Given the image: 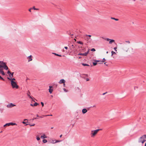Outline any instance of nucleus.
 <instances>
[{"label":"nucleus","mask_w":146,"mask_h":146,"mask_svg":"<svg viewBox=\"0 0 146 146\" xmlns=\"http://www.w3.org/2000/svg\"><path fill=\"white\" fill-rule=\"evenodd\" d=\"M102 130V129H98L94 130H92L90 133L91 136L92 137H94L100 130Z\"/></svg>","instance_id":"nucleus-1"},{"label":"nucleus","mask_w":146,"mask_h":146,"mask_svg":"<svg viewBox=\"0 0 146 146\" xmlns=\"http://www.w3.org/2000/svg\"><path fill=\"white\" fill-rule=\"evenodd\" d=\"M146 141V135H144L141 137L138 140L139 143H143Z\"/></svg>","instance_id":"nucleus-2"},{"label":"nucleus","mask_w":146,"mask_h":146,"mask_svg":"<svg viewBox=\"0 0 146 146\" xmlns=\"http://www.w3.org/2000/svg\"><path fill=\"white\" fill-rule=\"evenodd\" d=\"M11 84L13 88H15L18 89L19 88V86L15 82L12 81H11Z\"/></svg>","instance_id":"nucleus-3"},{"label":"nucleus","mask_w":146,"mask_h":146,"mask_svg":"<svg viewBox=\"0 0 146 146\" xmlns=\"http://www.w3.org/2000/svg\"><path fill=\"white\" fill-rule=\"evenodd\" d=\"M15 106H16L14 104L12 103H11L10 104H8L7 106L8 108H11Z\"/></svg>","instance_id":"nucleus-4"},{"label":"nucleus","mask_w":146,"mask_h":146,"mask_svg":"<svg viewBox=\"0 0 146 146\" xmlns=\"http://www.w3.org/2000/svg\"><path fill=\"white\" fill-rule=\"evenodd\" d=\"M0 64L2 65V68L3 67L5 66H4L6 65V63L3 61H0Z\"/></svg>","instance_id":"nucleus-5"},{"label":"nucleus","mask_w":146,"mask_h":146,"mask_svg":"<svg viewBox=\"0 0 146 146\" xmlns=\"http://www.w3.org/2000/svg\"><path fill=\"white\" fill-rule=\"evenodd\" d=\"M31 94V93L29 91H28V92L27 93V95L30 98L32 99V100L34 102H35V101L33 100V99L31 97V96H30Z\"/></svg>","instance_id":"nucleus-6"},{"label":"nucleus","mask_w":146,"mask_h":146,"mask_svg":"<svg viewBox=\"0 0 146 146\" xmlns=\"http://www.w3.org/2000/svg\"><path fill=\"white\" fill-rule=\"evenodd\" d=\"M65 81L64 79H61L60 80L59 82V83L60 84H63L65 83Z\"/></svg>","instance_id":"nucleus-7"},{"label":"nucleus","mask_w":146,"mask_h":146,"mask_svg":"<svg viewBox=\"0 0 146 146\" xmlns=\"http://www.w3.org/2000/svg\"><path fill=\"white\" fill-rule=\"evenodd\" d=\"M106 40H107V41H109L110 40V42H109V44H111L113 42H114V40H111V39H109V38H107V39H106Z\"/></svg>","instance_id":"nucleus-8"},{"label":"nucleus","mask_w":146,"mask_h":146,"mask_svg":"<svg viewBox=\"0 0 146 146\" xmlns=\"http://www.w3.org/2000/svg\"><path fill=\"white\" fill-rule=\"evenodd\" d=\"M52 86H49V92L50 94H51L53 91V89H52Z\"/></svg>","instance_id":"nucleus-9"},{"label":"nucleus","mask_w":146,"mask_h":146,"mask_svg":"<svg viewBox=\"0 0 146 146\" xmlns=\"http://www.w3.org/2000/svg\"><path fill=\"white\" fill-rule=\"evenodd\" d=\"M87 111V110L86 108L83 109L82 110V112L84 114Z\"/></svg>","instance_id":"nucleus-10"},{"label":"nucleus","mask_w":146,"mask_h":146,"mask_svg":"<svg viewBox=\"0 0 146 146\" xmlns=\"http://www.w3.org/2000/svg\"><path fill=\"white\" fill-rule=\"evenodd\" d=\"M38 105V104L36 102L34 104H30V105L31 106H36L37 105Z\"/></svg>","instance_id":"nucleus-11"},{"label":"nucleus","mask_w":146,"mask_h":146,"mask_svg":"<svg viewBox=\"0 0 146 146\" xmlns=\"http://www.w3.org/2000/svg\"><path fill=\"white\" fill-rule=\"evenodd\" d=\"M7 78L9 80H11V81H14L15 80V78H9V77H7Z\"/></svg>","instance_id":"nucleus-12"},{"label":"nucleus","mask_w":146,"mask_h":146,"mask_svg":"<svg viewBox=\"0 0 146 146\" xmlns=\"http://www.w3.org/2000/svg\"><path fill=\"white\" fill-rule=\"evenodd\" d=\"M41 138L42 139H44L47 138V137L46 136L45 134H43L41 136Z\"/></svg>","instance_id":"nucleus-13"},{"label":"nucleus","mask_w":146,"mask_h":146,"mask_svg":"<svg viewBox=\"0 0 146 146\" xmlns=\"http://www.w3.org/2000/svg\"><path fill=\"white\" fill-rule=\"evenodd\" d=\"M9 123V126L11 125H17L15 123H13L12 122Z\"/></svg>","instance_id":"nucleus-14"},{"label":"nucleus","mask_w":146,"mask_h":146,"mask_svg":"<svg viewBox=\"0 0 146 146\" xmlns=\"http://www.w3.org/2000/svg\"><path fill=\"white\" fill-rule=\"evenodd\" d=\"M29 60H28V61L29 62L31 60H32V56L30 55L28 57Z\"/></svg>","instance_id":"nucleus-15"},{"label":"nucleus","mask_w":146,"mask_h":146,"mask_svg":"<svg viewBox=\"0 0 146 146\" xmlns=\"http://www.w3.org/2000/svg\"><path fill=\"white\" fill-rule=\"evenodd\" d=\"M0 73L3 75H5V73H4V71H3L2 69H1L0 70Z\"/></svg>","instance_id":"nucleus-16"},{"label":"nucleus","mask_w":146,"mask_h":146,"mask_svg":"<svg viewBox=\"0 0 146 146\" xmlns=\"http://www.w3.org/2000/svg\"><path fill=\"white\" fill-rule=\"evenodd\" d=\"M14 74V72L11 73V74H9V76L10 78H12L13 76V75Z\"/></svg>","instance_id":"nucleus-17"},{"label":"nucleus","mask_w":146,"mask_h":146,"mask_svg":"<svg viewBox=\"0 0 146 146\" xmlns=\"http://www.w3.org/2000/svg\"><path fill=\"white\" fill-rule=\"evenodd\" d=\"M27 119H25L24 120V121H23L22 123L23 124H25L26 123H27V121H27Z\"/></svg>","instance_id":"nucleus-18"},{"label":"nucleus","mask_w":146,"mask_h":146,"mask_svg":"<svg viewBox=\"0 0 146 146\" xmlns=\"http://www.w3.org/2000/svg\"><path fill=\"white\" fill-rule=\"evenodd\" d=\"M78 55L86 56V54H85V53H79L78 54Z\"/></svg>","instance_id":"nucleus-19"},{"label":"nucleus","mask_w":146,"mask_h":146,"mask_svg":"<svg viewBox=\"0 0 146 146\" xmlns=\"http://www.w3.org/2000/svg\"><path fill=\"white\" fill-rule=\"evenodd\" d=\"M5 66L4 67H3V68H4V69H5V70H7L8 69V67L6 66H6Z\"/></svg>","instance_id":"nucleus-20"},{"label":"nucleus","mask_w":146,"mask_h":146,"mask_svg":"<svg viewBox=\"0 0 146 146\" xmlns=\"http://www.w3.org/2000/svg\"><path fill=\"white\" fill-rule=\"evenodd\" d=\"M52 53L53 54H55L56 56H60V57L62 56L61 55H59V54H56V53Z\"/></svg>","instance_id":"nucleus-21"},{"label":"nucleus","mask_w":146,"mask_h":146,"mask_svg":"<svg viewBox=\"0 0 146 146\" xmlns=\"http://www.w3.org/2000/svg\"><path fill=\"white\" fill-rule=\"evenodd\" d=\"M82 65H83L84 66H89V65H88V64H85V63H82Z\"/></svg>","instance_id":"nucleus-22"},{"label":"nucleus","mask_w":146,"mask_h":146,"mask_svg":"<svg viewBox=\"0 0 146 146\" xmlns=\"http://www.w3.org/2000/svg\"><path fill=\"white\" fill-rule=\"evenodd\" d=\"M42 142L44 143H45L47 142V140L46 139H44L42 140Z\"/></svg>","instance_id":"nucleus-23"},{"label":"nucleus","mask_w":146,"mask_h":146,"mask_svg":"<svg viewBox=\"0 0 146 146\" xmlns=\"http://www.w3.org/2000/svg\"><path fill=\"white\" fill-rule=\"evenodd\" d=\"M111 19L114 20L116 21H117L119 20V19H116L114 17H111Z\"/></svg>","instance_id":"nucleus-24"},{"label":"nucleus","mask_w":146,"mask_h":146,"mask_svg":"<svg viewBox=\"0 0 146 146\" xmlns=\"http://www.w3.org/2000/svg\"><path fill=\"white\" fill-rule=\"evenodd\" d=\"M77 43H78V44H83V43L82 42H81L80 41H78L77 42Z\"/></svg>","instance_id":"nucleus-25"},{"label":"nucleus","mask_w":146,"mask_h":146,"mask_svg":"<svg viewBox=\"0 0 146 146\" xmlns=\"http://www.w3.org/2000/svg\"><path fill=\"white\" fill-rule=\"evenodd\" d=\"M63 90H64V91L65 92H67L68 91V90H66L65 88H63Z\"/></svg>","instance_id":"nucleus-26"},{"label":"nucleus","mask_w":146,"mask_h":146,"mask_svg":"<svg viewBox=\"0 0 146 146\" xmlns=\"http://www.w3.org/2000/svg\"><path fill=\"white\" fill-rule=\"evenodd\" d=\"M67 34L69 35H70L71 36L73 35V34H71V33L70 32H67Z\"/></svg>","instance_id":"nucleus-27"},{"label":"nucleus","mask_w":146,"mask_h":146,"mask_svg":"<svg viewBox=\"0 0 146 146\" xmlns=\"http://www.w3.org/2000/svg\"><path fill=\"white\" fill-rule=\"evenodd\" d=\"M33 9L34 10H38V9L36 8L35 6H34L33 7Z\"/></svg>","instance_id":"nucleus-28"},{"label":"nucleus","mask_w":146,"mask_h":146,"mask_svg":"<svg viewBox=\"0 0 146 146\" xmlns=\"http://www.w3.org/2000/svg\"><path fill=\"white\" fill-rule=\"evenodd\" d=\"M29 125H30V126H34L35 125V124L34 123H33V124H29Z\"/></svg>","instance_id":"nucleus-29"},{"label":"nucleus","mask_w":146,"mask_h":146,"mask_svg":"<svg viewBox=\"0 0 146 146\" xmlns=\"http://www.w3.org/2000/svg\"><path fill=\"white\" fill-rule=\"evenodd\" d=\"M6 126H9V123H7L5 125H4L3 126V127H5Z\"/></svg>","instance_id":"nucleus-30"},{"label":"nucleus","mask_w":146,"mask_h":146,"mask_svg":"<svg viewBox=\"0 0 146 146\" xmlns=\"http://www.w3.org/2000/svg\"><path fill=\"white\" fill-rule=\"evenodd\" d=\"M36 139L37 140H38H38H40V138L39 137H38V136H36Z\"/></svg>","instance_id":"nucleus-31"},{"label":"nucleus","mask_w":146,"mask_h":146,"mask_svg":"<svg viewBox=\"0 0 146 146\" xmlns=\"http://www.w3.org/2000/svg\"><path fill=\"white\" fill-rule=\"evenodd\" d=\"M93 64L94 66H96L97 64V63L95 62H93Z\"/></svg>","instance_id":"nucleus-32"},{"label":"nucleus","mask_w":146,"mask_h":146,"mask_svg":"<svg viewBox=\"0 0 146 146\" xmlns=\"http://www.w3.org/2000/svg\"><path fill=\"white\" fill-rule=\"evenodd\" d=\"M111 56H112L113 54H115V53L113 51H112L111 52Z\"/></svg>","instance_id":"nucleus-33"},{"label":"nucleus","mask_w":146,"mask_h":146,"mask_svg":"<svg viewBox=\"0 0 146 146\" xmlns=\"http://www.w3.org/2000/svg\"><path fill=\"white\" fill-rule=\"evenodd\" d=\"M52 114L51 115H43V116H52Z\"/></svg>","instance_id":"nucleus-34"},{"label":"nucleus","mask_w":146,"mask_h":146,"mask_svg":"<svg viewBox=\"0 0 146 146\" xmlns=\"http://www.w3.org/2000/svg\"><path fill=\"white\" fill-rule=\"evenodd\" d=\"M89 50H88L85 53V54H86V56L89 53Z\"/></svg>","instance_id":"nucleus-35"},{"label":"nucleus","mask_w":146,"mask_h":146,"mask_svg":"<svg viewBox=\"0 0 146 146\" xmlns=\"http://www.w3.org/2000/svg\"><path fill=\"white\" fill-rule=\"evenodd\" d=\"M89 50H88L85 53V54H86V56L89 53Z\"/></svg>","instance_id":"nucleus-36"},{"label":"nucleus","mask_w":146,"mask_h":146,"mask_svg":"<svg viewBox=\"0 0 146 146\" xmlns=\"http://www.w3.org/2000/svg\"><path fill=\"white\" fill-rule=\"evenodd\" d=\"M91 50L92 51H96V50L94 48H92L91 49Z\"/></svg>","instance_id":"nucleus-37"},{"label":"nucleus","mask_w":146,"mask_h":146,"mask_svg":"<svg viewBox=\"0 0 146 146\" xmlns=\"http://www.w3.org/2000/svg\"><path fill=\"white\" fill-rule=\"evenodd\" d=\"M0 79L3 80V81H4V79L2 77L0 76Z\"/></svg>","instance_id":"nucleus-38"},{"label":"nucleus","mask_w":146,"mask_h":146,"mask_svg":"<svg viewBox=\"0 0 146 146\" xmlns=\"http://www.w3.org/2000/svg\"><path fill=\"white\" fill-rule=\"evenodd\" d=\"M60 141H60L56 140L55 142H53V143H56L58 142H60Z\"/></svg>","instance_id":"nucleus-39"},{"label":"nucleus","mask_w":146,"mask_h":146,"mask_svg":"<svg viewBox=\"0 0 146 146\" xmlns=\"http://www.w3.org/2000/svg\"><path fill=\"white\" fill-rule=\"evenodd\" d=\"M7 73L9 74V75L10 74H11V72L9 70H8L7 72Z\"/></svg>","instance_id":"nucleus-40"},{"label":"nucleus","mask_w":146,"mask_h":146,"mask_svg":"<svg viewBox=\"0 0 146 146\" xmlns=\"http://www.w3.org/2000/svg\"><path fill=\"white\" fill-rule=\"evenodd\" d=\"M95 61L97 63V62H101V60H95Z\"/></svg>","instance_id":"nucleus-41"},{"label":"nucleus","mask_w":146,"mask_h":146,"mask_svg":"<svg viewBox=\"0 0 146 146\" xmlns=\"http://www.w3.org/2000/svg\"><path fill=\"white\" fill-rule=\"evenodd\" d=\"M105 59L104 58L103 59V60H102V61H101V62H104L105 61Z\"/></svg>","instance_id":"nucleus-42"},{"label":"nucleus","mask_w":146,"mask_h":146,"mask_svg":"<svg viewBox=\"0 0 146 146\" xmlns=\"http://www.w3.org/2000/svg\"><path fill=\"white\" fill-rule=\"evenodd\" d=\"M85 36H88L89 37H90L91 36V35H85Z\"/></svg>","instance_id":"nucleus-43"},{"label":"nucleus","mask_w":146,"mask_h":146,"mask_svg":"<svg viewBox=\"0 0 146 146\" xmlns=\"http://www.w3.org/2000/svg\"><path fill=\"white\" fill-rule=\"evenodd\" d=\"M41 104L42 105V106L43 107V106L44 105V103L42 102H41Z\"/></svg>","instance_id":"nucleus-44"},{"label":"nucleus","mask_w":146,"mask_h":146,"mask_svg":"<svg viewBox=\"0 0 146 146\" xmlns=\"http://www.w3.org/2000/svg\"><path fill=\"white\" fill-rule=\"evenodd\" d=\"M114 50L116 51H117L116 50V49H117V48L116 47H114V48H113Z\"/></svg>","instance_id":"nucleus-45"},{"label":"nucleus","mask_w":146,"mask_h":146,"mask_svg":"<svg viewBox=\"0 0 146 146\" xmlns=\"http://www.w3.org/2000/svg\"><path fill=\"white\" fill-rule=\"evenodd\" d=\"M125 42H127V43H130V42L129 41H125Z\"/></svg>","instance_id":"nucleus-46"},{"label":"nucleus","mask_w":146,"mask_h":146,"mask_svg":"<svg viewBox=\"0 0 146 146\" xmlns=\"http://www.w3.org/2000/svg\"><path fill=\"white\" fill-rule=\"evenodd\" d=\"M64 48L66 49H67L68 48L67 47V46H65L64 47Z\"/></svg>","instance_id":"nucleus-47"},{"label":"nucleus","mask_w":146,"mask_h":146,"mask_svg":"<svg viewBox=\"0 0 146 146\" xmlns=\"http://www.w3.org/2000/svg\"><path fill=\"white\" fill-rule=\"evenodd\" d=\"M32 9V8H31L30 9H29V11H30V12H31V9Z\"/></svg>","instance_id":"nucleus-48"},{"label":"nucleus","mask_w":146,"mask_h":146,"mask_svg":"<svg viewBox=\"0 0 146 146\" xmlns=\"http://www.w3.org/2000/svg\"><path fill=\"white\" fill-rule=\"evenodd\" d=\"M86 81H88L89 80V78H87L86 79Z\"/></svg>","instance_id":"nucleus-49"},{"label":"nucleus","mask_w":146,"mask_h":146,"mask_svg":"<svg viewBox=\"0 0 146 146\" xmlns=\"http://www.w3.org/2000/svg\"><path fill=\"white\" fill-rule=\"evenodd\" d=\"M37 119V118L36 117L34 118H33L32 119V120H34V119Z\"/></svg>","instance_id":"nucleus-50"},{"label":"nucleus","mask_w":146,"mask_h":146,"mask_svg":"<svg viewBox=\"0 0 146 146\" xmlns=\"http://www.w3.org/2000/svg\"><path fill=\"white\" fill-rule=\"evenodd\" d=\"M107 93V92H106L105 93H104L102 95H105Z\"/></svg>","instance_id":"nucleus-51"},{"label":"nucleus","mask_w":146,"mask_h":146,"mask_svg":"<svg viewBox=\"0 0 146 146\" xmlns=\"http://www.w3.org/2000/svg\"><path fill=\"white\" fill-rule=\"evenodd\" d=\"M63 86L64 87L65 86V83L63 84Z\"/></svg>","instance_id":"nucleus-52"},{"label":"nucleus","mask_w":146,"mask_h":146,"mask_svg":"<svg viewBox=\"0 0 146 146\" xmlns=\"http://www.w3.org/2000/svg\"><path fill=\"white\" fill-rule=\"evenodd\" d=\"M84 75H85L86 76L88 77V75L87 74H84Z\"/></svg>","instance_id":"nucleus-53"},{"label":"nucleus","mask_w":146,"mask_h":146,"mask_svg":"<svg viewBox=\"0 0 146 146\" xmlns=\"http://www.w3.org/2000/svg\"><path fill=\"white\" fill-rule=\"evenodd\" d=\"M2 68V65L1 64H0V68Z\"/></svg>","instance_id":"nucleus-54"},{"label":"nucleus","mask_w":146,"mask_h":146,"mask_svg":"<svg viewBox=\"0 0 146 146\" xmlns=\"http://www.w3.org/2000/svg\"><path fill=\"white\" fill-rule=\"evenodd\" d=\"M62 135H60V137H62Z\"/></svg>","instance_id":"nucleus-55"},{"label":"nucleus","mask_w":146,"mask_h":146,"mask_svg":"<svg viewBox=\"0 0 146 146\" xmlns=\"http://www.w3.org/2000/svg\"><path fill=\"white\" fill-rule=\"evenodd\" d=\"M36 116H37V117H40V116H39L38 115H37V114L36 115Z\"/></svg>","instance_id":"nucleus-56"},{"label":"nucleus","mask_w":146,"mask_h":146,"mask_svg":"<svg viewBox=\"0 0 146 146\" xmlns=\"http://www.w3.org/2000/svg\"><path fill=\"white\" fill-rule=\"evenodd\" d=\"M72 46L73 47H74V45L72 44Z\"/></svg>","instance_id":"nucleus-57"},{"label":"nucleus","mask_w":146,"mask_h":146,"mask_svg":"<svg viewBox=\"0 0 146 146\" xmlns=\"http://www.w3.org/2000/svg\"><path fill=\"white\" fill-rule=\"evenodd\" d=\"M87 39H90V38H87Z\"/></svg>","instance_id":"nucleus-58"},{"label":"nucleus","mask_w":146,"mask_h":146,"mask_svg":"<svg viewBox=\"0 0 146 146\" xmlns=\"http://www.w3.org/2000/svg\"><path fill=\"white\" fill-rule=\"evenodd\" d=\"M39 117H40V118H42L43 117V116H40Z\"/></svg>","instance_id":"nucleus-59"},{"label":"nucleus","mask_w":146,"mask_h":146,"mask_svg":"<svg viewBox=\"0 0 146 146\" xmlns=\"http://www.w3.org/2000/svg\"><path fill=\"white\" fill-rule=\"evenodd\" d=\"M95 107V105H94V106H93L92 107Z\"/></svg>","instance_id":"nucleus-60"},{"label":"nucleus","mask_w":146,"mask_h":146,"mask_svg":"<svg viewBox=\"0 0 146 146\" xmlns=\"http://www.w3.org/2000/svg\"><path fill=\"white\" fill-rule=\"evenodd\" d=\"M145 146H146V142L145 143Z\"/></svg>","instance_id":"nucleus-61"},{"label":"nucleus","mask_w":146,"mask_h":146,"mask_svg":"<svg viewBox=\"0 0 146 146\" xmlns=\"http://www.w3.org/2000/svg\"><path fill=\"white\" fill-rule=\"evenodd\" d=\"M108 51H107V52H106V53H107V54H108Z\"/></svg>","instance_id":"nucleus-62"},{"label":"nucleus","mask_w":146,"mask_h":146,"mask_svg":"<svg viewBox=\"0 0 146 146\" xmlns=\"http://www.w3.org/2000/svg\"><path fill=\"white\" fill-rule=\"evenodd\" d=\"M128 49H127V50H126V52H127L128 51Z\"/></svg>","instance_id":"nucleus-63"},{"label":"nucleus","mask_w":146,"mask_h":146,"mask_svg":"<svg viewBox=\"0 0 146 146\" xmlns=\"http://www.w3.org/2000/svg\"><path fill=\"white\" fill-rule=\"evenodd\" d=\"M106 62H104V64H106Z\"/></svg>","instance_id":"nucleus-64"}]
</instances>
